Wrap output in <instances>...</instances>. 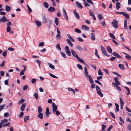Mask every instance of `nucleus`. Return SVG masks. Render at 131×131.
Here are the masks:
<instances>
[{"label":"nucleus","mask_w":131,"mask_h":131,"mask_svg":"<svg viewBox=\"0 0 131 131\" xmlns=\"http://www.w3.org/2000/svg\"><path fill=\"white\" fill-rule=\"evenodd\" d=\"M84 73L87 79H89L90 83H93L94 81L92 77L90 75H88L87 68L86 67H85L84 68Z\"/></svg>","instance_id":"f257e3e1"},{"label":"nucleus","mask_w":131,"mask_h":131,"mask_svg":"<svg viewBox=\"0 0 131 131\" xmlns=\"http://www.w3.org/2000/svg\"><path fill=\"white\" fill-rule=\"evenodd\" d=\"M71 51L73 56L76 57L79 61L83 63H84V61L78 56L77 53L73 50L71 49Z\"/></svg>","instance_id":"f03ea898"},{"label":"nucleus","mask_w":131,"mask_h":131,"mask_svg":"<svg viewBox=\"0 0 131 131\" xmlns=\"http://www.w3.org/2000/svg\"><path fill=\"white\" fill-rule=\"evenodd\" d=\"M113 21L111 23V24L112 26L115 28H117L118 27V21L115 19H113Z\"/></svg>","instance_id":"7ed1b4c3"},{"label":"nucleus","mask_w":131,"mask_h":131,"mask_svg":"<svg viewBox=\"0 0 131 131\" xmlns=\"http://www.w3.org/2000/svg\"><path fill=\"white\" fill-rule=\"evenodd\" d=\"M42 22L43 23L46 24L48 22V20L46 17V15L45 14H42Z\"/></svg>","instance_id":"20e7f679"},{"label":"nucleus","mask_w":131,"mask_h":131,"mask_svg":"<svg viewBox=\"0 0 131 131\" xmlns=\"http://www.w3.org/2000/svg\"><path fill=\"white\" fill-rule=\"evenodd\" d=\"M64 49L65 50V52L66 53L68 56H70L71 54L69 47L67 46H65Z\"/></svg>","instance_id":"39448f33"},{"label":"nucleus","mask_w":131,"mask_h":131,"mask_svg":"<svg viewBox=\"0 0 131 131\" xmlns=\"http://www.w3.org/2000/svg\"><path fill=\"white\" fill-rule=\"evenodd\" d=\"M101 50L102 52L106 56L108 57L109 56L107 54L104 47L102 46H101Z\"/></svg>","instance_id":"423d86ee"},{"label":"nucleus","mask_w":131,"mask_h":131,"mask_svg":"<svg viewBox=\"0 0 131 131\" xmlns=\"http://www.w3.org/2000/svg\"><path fill=\"white\" fill-rule=\"evenodd\" d=\"M52 112H54L55 111H56L57 109V107L55 103L53 102L52 104Z\"/></svg>","instance_id":"0eeeda50"},{"label":"nucleus","mask_w":131,"mask_h":131,"mask_svg":"<svg viewBox=\"0 0 131 131\" xmlns=\"http://www.w3.org/2000/svg\"><path fill=\"white\" fill-rule=\"evenodd\" d=\"M75 3L77 6L78 7V8L80 9H82V8L83 6L81 5L80 3H79L78 1H77L75 2Z\"/></svg>","instance_id":"6e6552de"},{"label":"nucleus","mask_w":131,"mask_h":131,"mask_svg":"<svg viewBox=\"0 0 131 131\" xmlns=\"http://www.w3.org/2000/svg\"><path fill=\"white\" fill-rule=\"evenodd\" d=\"M112 54H113L114 56L120 59L121 58V56L116 52H114Z\"/></svg>","instance_id":"1a4fd4ad"},{"label":"nucleus","mask_w":131,"mask_h":131,"mask_svg":"<svg viewBox=\"0 0 131 131\" xmlns=\"http://www.w3.org/2000/svg\"><path fill=\"white\" fill-rule=\"evenodd\" d=\"M56 9L54 7H50L48 9V11L50 12H52L55 11Z\"/></svg>","instance_id":"9d476101"},{"label":"nucleus","mask_w":131,"mask_h":131,"mask_svg":"<svg viewBox=\"0 0 131 131\" xmlns=\"http://www.w3.org/2000/svg\"><path fill=\"white\" fill-rule=\"evenodd\" d=\"M91 35V37L90 38L93 41H94L95 40V36L94 34L93 33H91L90 34Z\"/></svg>","instance_id":"9b49d317"},{"label":"nucleus","mask_w":131,"mask_h":131,"mask_svg":"<svg viewBox=\"0 0 131 131\" xmlns=\"http://www.w3.org/2000/svg\"><path fill=\"white\" fill-rule=\"evenodd\" d=\"M118 78L117 77L114 78L115 82L117 85H119L120 84V83L119 82L118 80Z\"/></svg>","instance_id":"f8f14e48"},{"label":"nucleus","mask_w":131,"mask_h":131,"mask_svg":"<svg viewBox=\"0 0 131 131\" xmlns=\"http://www.w3.org/2000/svg\"><path fill=\"white\" fill-rule=\"evenodd\" d=\"M76 18L78 19H79L80 18L78 14L76 12L75 10L73 12Z\"/></svg>","instance_id":"ddd939ff"},{"label":"nucleus","mask_w":131,"mask_h":131,"mask_svg":"<svg viewBox=\"0 0 131 131\" xmlns=\"http://www.w3.org/2000/svg\"><path fill=\"white\" fill-rule=\"evenodd\" d=\"M67 41L69 45L71 47H72L73 46V45L72 43L71 40H70L69 39H67Z\"/></svg>","instance_id":"4468645a"},{"label":"nucleus","mask_w":131,"mask_h":131,"mask_svg":"<svg viewBox=\"0 0 131 131\" xmlns=\"http://www.w3.org/2000/svg\"><path fill=\"white\" fill-rule=\"evenodd\" d=\"M6 18V17L5 16H3L1 19H0V23L5 22Z\"/></svg>","instance_id":"2eb2a0df"},{"label":"nucleus","mask_w":131,"mask_h":131,"mask_svg":"<svg viewBox=\"0 0 131 131\" xmlns=\"http://www.w3.org/2000/svg\"><path fill=\"white\" fill-rule=\"evenodd\" d=\"M26 105V103H24L21 105L20 107V110L21 111L23 112L24 111V109Z\"/></svg>","instance_id":"dca6fc26"},{"label":"nucleus","mask_w":131,"mask_h":131,"mask_svg":"<svg viewBox=\"0 0 131 131\" xmlns=\"http://www.w3.org/2000/svg\"><path fill=\"white\" fill-rule=\"evenodd\" d=\"M106 49L107 50L109 53H111L112 52V49L111 47L108 46L106 47Z\"/></svg>","instance_id":"f3484780"},{"label":"nucleus","mask_w":131,"mask_h":131,"mask_svg":"<svg viewBox=\"0 0 131 131\" xmlns=\"http://www.w3.org/2000/svg\"><path fill=\"white\" fill-rule=\"evenodd\" d=\"M35 22L36 25L38 27H40L41 26V24L40 21L37 20H36Z\"/></svg>","instance_id":"a211bd4d"},{"label":"nucleus","mask_w":131,"mask_h":131,"mask_svg":"<svg viewBox=\"0 0 131 131\" xmlns=\"http://www.w3.org/2000/svg\"><path fill=\"white\" fill-rule=\"evenodd\" d=\"M82 28L83 29H84L86 31H88L89 29V27L88 26L85 25H83L82 27Z\"/></svg>","instance_id":"6ab92c4d"},{"label":"nucleus","mask_w":131,"mask_h":131,"mask_svg":"<svg viewBox=\"0 0 131 131\" xmlns=\"http://www.w3.org/2000/svg\"><path fill=\"white\" fill-rule=\"evenodd\" d=\"M39 114L37 116V117L39 118L42 119L43 118V114L42 113H39Z\"/></svg>","instance_id":"aec40b11"},{"label":"nucleus","mask_w":131,"mask_h":131,"mask_svg":"<svg viewBox=\"0 0 131 131\" xmlns=\"http://www.w3.org/2000/svg\"><path fill=\"white\" fill-rule=\"evenodd\" d=\"M11 9L10 7L9 6L6 5L5 7V10L7 12H9Z\"/></svg>","instance_id":"412c9836"},{"label":"nucleus","mask_w":131,"mask_h":131,"mask_svg":"<svg viewBox=\"0 0 131 131\" xmlns=\"http://www.w3.org/2000/svg\"><path fill=\"white\" fill-rule=\"evenodd\" d=\"M67 36L71 40L72 42H74V40L73 38L69 34H68Z\"/></svg>","instance_id":"4be33fe9"},{"label":"nucleus","mask_w":131,"mask_h":131,"mask_svg":"<svg viewBox=\"0 0 131 131\" xmlns=\"http://www.w3.org/2000/svg\"><path fill=\"white\" fill-rule=\"evenodd\" d=\"M43 5L46 8H47L49 7V5L48 3L46 2H44L43 3Z\"/></svg>","instance_id":"5701e85b"},{"label":"nucleus","mask_w":131,"mask_h":131,"mask_svg":"<svg viewBox=\"0 0 131 131\" xmlns=\"http://www.w3.org/2000/svg\"><path fill=\"white\" fill-rule=\"evenodd\" d=\"M115 105L116 106V110L115 111L116 112H117L119 111V106L118 105V104L117 103H115Z\"/></svg>","instance_id":"b1692460"},{"label":"nucleus","mask_w":131,"mask_h":131,"mask_svg":"<svg viewBox=\"0 0 131 131\" xmlns=\"http://www.w3.org/2000/svg\"><path fill=\"white\" fill-rule=\"evenodd\" d=\"M97 93L101 97H102L103 96V95L102 92H101V91H99L97 92Z\"/></svg>","instance_id":"393cba45"},{"label":"nucleus","mask_w":131,"mask_h":131,"mask_svg":"<svg viewBox=\"0 0 131 131\" xmlns=\"http://www.w3.org/2000/svg\"><path fill=\"white\" fill-rule=\"evenodd\" d=\"M54 22L57 25H58V19L57 17H56L55 18Z\"/></svg>","instance_id":"a878e982"},{"label":"nucleus","mask_w":131,"mask_h":131,"mask_svg":"<svg viewBox=\"0 0 131 131\" xmlns=\"http://www.w3.org/2000/svg\"><path fill=\"white\" fill-rule=\"evenodd\" d=\"M118 67L119 68L122 70H124L125 69L124 67V65L122 64H119L118 65Z\"/></svg>","instance_id":"bb28decb"},{"label":"nucleus","mask_w":131,"mask_h":131,"mask_svg":"<svg viewBox=\"0 0 131 131\" xmlns=\"http://www.w3.org/2000/svg\"><path fill=\"white\" fill-rule=\"evenodd\" d=\"M120 3L118 2H117L116 3V9H118L120 7Z\"/></svg>","instance_id":"cd10ccee"},{"label":"nucleus","mask_w":131,"mask_h":131,"mask_svg":"<svg viewBox=\"0 0 131 131\" xmlns=\"http://www.w3.org/2000/svg\"><path fill=\"white\" fill-rule=\"evenodd\" d=\"M101 25L103 26H105L106 25V24L105 22V21L104 20H102L101 21Z\"/></svg>","instance_id":"c85d7f7f"},{"label":"nucleus","mask_w":131,"mask_h":131,"mask_svg":"<svg viewBox=\"0 0 131 131\" xmlns=\"http://www.w3.org/2000/svg\"><path fill=\"white\" fill-rule=\"evenodd\" d=\"M125 58L127 59L130 60H131V56H130L129 54H128L126 55L125 56Z\"/></svg>","instance_id":"c756f323"},{"label":"nucleus","mask_w":131,"mask_h":131,"mask_svg":"<svg viewBox=\"0 0 131 131\" xmlns=\"http://www.w3.org/2000/svg\"><path fill=\"white\" fill-rule=\"evenodd\" d=\"M124 88L127 90V95H128L130 94V91L128 88L126 86H125Z\"/></svg>","instance_id":"7c9ffc66"},{"label":"nucleus","mask_w":131,"mask_h":131,"mask_svg":"<svg viewBox=\"0 0 131 131\" xmlns=\"http://www.w3.org/2000/svg\"><path fill=\"white\" fill-rule=\"evenodd\" d=\"M48 64L49 67L50 68H51L53 70L54 69V67L53 65L50 63H48Z\"/></svg>","instance_id":"2f4dec72"},{"label":"nucleus","mask_w":131,"mask_h":131,"mask_svg":"<svg viewBox=\"0 0 131 131\" xmlns=\"http://www.w3.org/2000/svg\"><path fill=\"white\" fill-rule=\"evenodd\" d=\"M29 119V116H25L24 118V120L25 123L26 122V121L27 120Z\"/></svg>","instance_id":"473e14b6"},{"label":"nucleus","mask_w":131,"mask_h":131,"mask_svg":"<svg viewBox=\"0 0 131 131\" xmlns=\"http://www.w3.org/2000/svg\"><path fill=\"white\" fill-rule=\"evenodd\" d=\"M61 36L60 34H57L56 36V38L58 40H59L61 38Z\"/></svg>","instance_id":"72a5a7b5"},{"label":"nucleus","mask_w":131,"mask_h":131,"mask_svg":"<svg viewBox=\"0 0 131 131\" xmlns=\"http://www.w3.org/2000/svg\"><path fill=\"white\" fill-rule=\"evenodd\" d=\"M56 48L59 51L61 50V48L60 47V45L58 43L56 45Z\"/></svg>","instance_id":"f704fd0d"},{"label":"nucleus","mask_w":131,"mask_h":131,"mask_svg":"<svg viewBox=\"0 0 131 131\" xmlns=\"http://www.w3.org/2000/svg\"><path fill=\"white\" fill-rule=\"evenodd\" d=\"M123 15L126 19H128L129 18V15L126 13H124V14H123Z\"/></svg>","instance_id":"c9c22d12"},{"label":"nucleus","mask_w":131,"mask_h":131,"mask_svg":"<svg viewBox=\"0 0 131 131\" xmlns=\"http://www.w3.org/2000/svg\"><path fill=\"white\" fill-rule=\"evenodd\" d=\"M95 54L96 56L97 57L100 58V57H99L98 53H97V51L96 49H95Z\"/></svg>","instance_id":"e433bc0d"},{"label":"nucleus","mask_w":131,"mask_h":131,"mask_svg":"<svg viewBox=\"0 0 131 131\" xmlns=\"http://www.w3.org/2000/svg\"><path fill=\"white\" fill-rule=\"evenodd\" d=\"M42 111V109L41 107L40 106H39L38 107V113H41Z\"/></svg>","instance_id":"4c0bfd02"},{"label":"nucleus","mask_w":131,"mask_h":131,"mask_svg":"<svg viewBox=\"0 0 131 131\" xmlns=\"http://www.w3.org/2000/svg\"><path fill=\"white\" fill-rule=\"evenodd\" d=\"M112 73L113 74H115V75L120 77V78L121 77V76L118 73H117V72H115V71L113 72H112Z\"/></svg>","instance_id":"58836bf2"},{"label":"nucleus","mask_w":131,"mask_h":131,"mask_svg":"<svg viewBox=\"0 0 131 131\" xmlns=\"http://www.w3.org/2000/svg\"><path fill=\"white\" fill-rule=\"evenodd\" d=\"M68 89V90H69L70 91H72L73 93V94L74 95H75V92L74 91V90L73 89H72V88H69Z\"/></svg>","instance_id":"ea45409f"},{"label":"nucleus","mask_w":131,"mask_h":131,"mask_svg":"<svg viewBox=\"0 0 131 131\" xmlns=\"http://www.w3.org/2000/svg\"><path fill=\"white\" fill-rule=\"evenodd\" d=\"M76 48L79 51H81L83 50V49L80 46H77L76 47Z\"/></svg>","instance_id":"a19ab883"},{"label":"nucleus","mask_w":131,"mask_h":131,"mask_svg":"<svg viewBox=\"0 0 131 131\" xmlns=\"http://www.w3.org/2000/svg\"><path fill=\"white\" fill-rule=\"evenodd\" d=\"M60 53L62 56L64 58H66V56L65 53L62 52H60Z\"/></svg>","instance_id":"79ce46f5"},{"label":"nucleus","mask_w":131,"mask_h":131,"mask_svg":"<svg viewBox=\"0 0 131 131\" xmlns=\"http://www.w3.org/2000/svg\"><path fill=\"white\" fill-rule=\"evenodd\" d=\"M5 106V104H3L0 106V112L4 108Z\"/></svg>","instance_id":"37998d69"},{"label":"nucleus","mask_w":131,"mask_h":131,"mask_svg":"<svg viewBox=\"0 0 131 131\" xmlns=\"http://www.w3.org/2000/svg\"><path fill=\"white\" fill-rule=\"evenodd\" d=\"M75 31L78 33H81V30L77 28H75L74 30Z\"/></svg>","instance_id":"c03bdc74"},{"label":"nucleus","mask_w":131,"mask_h":131,"mask_svg":"<svg viewBox=\"0 0 131 131\" xmlns=\"http://www.w3.org/2000/svg\"><path fill=\"white\" fill-rule=\"evenodd\" d=\"M8 121L7 119H4L1 121V123H2V124H3L4 123L7 122Z\"/></svg>","instance_id":"a18cd8bd"},{"label":"nucleus","mask_w":131,"mask_h":131,"mask_svg":"<svg viewBox=\"0 0 131 131\" xmlns=\"http://www.w3.org/2000/svg\"><path fill=\"white\" fill-rule=\"evenodd\" d=\"M120 102L121 104V105H124V102L123 100V99H122V98H121L120 99Z\"/></svg>","instance_id":"49530a36"},{"label":"nucleus","mask_w":131,"mask_h":131,"mask_svg":"<svg viewBox=\"0 0 131 131\" xmlns=\"http://www.w3.org/2000/svg\"><path fill=\"white\" fill-rule=\"evenodd\" d=\"M55 113H56V114L57 116H58L60 114V112L57 110L55 111L54 112H53V113L54 114Z\"/></svg>","instance_id":"de8ad7c7"},{"label":"nucleus","mask_w":131,"mask_h":131,"mask_svg":"<svg viewBox=\"0 0 131 131\" xmlns=\"http://www.w3.org/2000/svg\"><path fill=\"white\" fill-rule=\"evenodd\" d=\"M110 37L111 38H112L113 39H116V38H115V36L113 34H112V33H110Z\"/></svg>","instance_id":"09e8293b"},{"label":"nucleus","mask_w":131,"mask_h":131,"mask_svg":"<svg viewBox=\"0 0 131 131\" xmlns=\"http://www.w3.org/2000/svg\"><path fill=\"white\" fill-rule=\"evenodd\" d=\"M110 115L113 118H115V116H114V114H113V113L111 112H110Z\"/></svg>","instance_id":"8fccbe9b"},{"label":"nucleus","mask_w":131,"mask_h":131,"mask_svg":"<svg viewBox=\"0 0 131 131\" xmlns=\"http://www.w3.org/2000/svg\"><path fill=\"white\" fill-rule=\"evenodd\" d=\"M28 87V85H26L23 86V89L25 91L26 90Z\"/></svg>","instance_id":"3c124183"},{"label":"nucleus","mask_w":131,"mask_h":131,"mask_svg":"<svg viewBox=\"0 0 131 131\" xmlns=\"http://www.w3.org/2000/svg\"><path fill=\"white\" fill-rule=\"evenodd\" d=\"M35 61L37 62V63L38 64L39 67V68H40V64L41 63V62L39 60H35Z\"/></svg>","instance_id":"603ef678"},{"label":"nucleus","mask_w":131,"mask_h":131,"mask_svg":"<svg viewBox=\"0 0 131 131\" xmlns=\"http://www.w3.org/2000/svg\"><path fill=\"white\" fill-rule=\"evenodd\" d=\"M49 75L51 77H52L54 78H57L58 77L54 75L53 74H51V73H49Z\"/></svg>","instance_id":"864d4df0"},{"label":"nucleus","mask_w":131,"mask_h":131,"mask_svg":"<svg viewBox=\"0 0 131 131\" xmlns=\"http://www.w3.org/2000/svg\"><path fill=\"white\" fill-rule=\"evenodd\" d=\"M127 128L129 131H131V125L129 124L127 126Z\"/></svg>","instance_id":"5fc2aeb1"},{"label":"nucleus","mask_w":131,"mask_h":131,"mask_svg":"<svg viewBox=\"0 0 131 131\" xmlns=\"http://www.w3.org/2000/svg\"><path fill=\"white\" fill-rule=\"evenodd\" d=\"M77 66L78 68L80 70H82V66L79 64H77Z\"/></svg>","instance_id":"6e6d98bb"},{"label":"nucleus","mask_w":131,"mask_h":131,"mask_svg":"<svg viewBox=\"0 0 131 131\" xmlns=\"http://www.w3.org/2000/svg\"><path fill=\"white\" fill-rule=\"evenodd\" d=\"M86 1L88 3L91 4H92L93 5L94 4L93 3L91 0H86Z\"/></svg>","instance_id":"4d7b16f0"},{"label":"nucleus","mask_w":131,"mask_h":131,"mask_svg":"<svg viewBox=\"0 0 131 131\" xmlns=\"http://www.w3.org/2000/svg\"><path fill=\"white\" fill-rule=\"evenodd\" d=\"M83 4L85 7H89L90 6V5L86 2H84Z\"/></svg>","instance_id":"13d9d810"},{"label":"nucleus","mask_w":131,"mask_h":131,"mask_svg":"<svg viewBox=\"0 0 131 131\" xmlns=\"http://www.w3.org/2000/svg\"><path fill=\"white\" fill-rule=\"evenodd\" d=\"M10 123L9 122H8L6 124H4L3 125V127H5L6 126H9L10 125Z\"/></svg>","instance_id":"bf43d9fd"},{"label":"nucleus","mask_w":131,"mask_h":131,"mask_svg":"<svg viewBox=\"0 0 131 131\" xmlns=\"http://www.w3.org/2000/svg\"><path fill=\"white\" fill-rule=\"evenodd\" d=\"M11 30V28L9 27L8 26L7 28L6 31L7 32H9Z\"/></svg>","instance_id":"052dcab7"},{"label":"nucleus","mask_w":131,"mask_h":131,"mask_svg":"<svg viewBox=\"0 0 131 131\" xmlns=\"http://www.w3.org/2000/svg\"><path fill=\"white\" fill-rule=\"evenodd\" d=\"M98 18L99 19L101 20L103 18L101 14H99L98 15Z\"/></svg>","instance_id":"680f3d73"},{"label":"nucleus","mask_w":131,"mask_h":131,"mask_svg":"<svg viewBox=\"0 0 131 131\" xmlns=\"http://www.w3.org/2000/svg\"><path fill=\"white\" fill-rule=\"evenodd\" d=\"M62 11H63V15H67L66 11L63 8L62 9Z\"/></svg>","instance_id":"e2e57ef3"},{"label":"nucleus","mask_w":131,"mask_h":131,"mask_svg":"<svg viewBox=\"0 0 131 131\" xmlns=\"http://www.w3.org/2000/svg\"><path fill=\"white\" fill-rule=\"evenodd\" d=\"M113 126L112 125H110L108 128L107 129V130L108 131H110L111 129H112L113 128Z\"/></svg>","instance_id":"0e129e2a"},{"label":"nucleus","mask_w":131,"mask_h":131,"mask_svg":"<svg viewBox=\"0 0 131 131\" xmlns=\"http://www.w3.org/2000/svg\"><path fill=\"white\" fill-rule=\"evenodd\" d=\"M98 74L99 75H103V73L101 72V69H99L98 72Z\"/></svg>","instance_id":"69168bd1"},{"label":"nucleus","mask_w":131,"mask_h":131,"mask_svg":"<svg viewBox=\"0 0 131 131\" xmlns=\"http://www.w3.org/2000/svg\"><path fill=\"white\" fill-rule=\"evenodd\" d=\"M0 75L1 76H3L4 74V72L3 71H0Z\"/></svg>","instance_id":"338daca9"},{"label":"nucleus","mask_w":131,"mask_h":131,"mask_svg":"<svg viewBox=\"0 0 131 131\" xmlns=\"http://www.w3.org/2000/svg\"><path fill=\"white\" fill-rule=\"evenodd\" d=\"M24 113L23 112H21L20 113V114L19 115V117L20 118L22 117L24 115Z\"/></svg>","instance_id":"774afa93"}]
</instances>
